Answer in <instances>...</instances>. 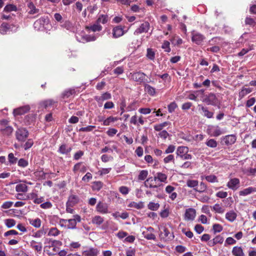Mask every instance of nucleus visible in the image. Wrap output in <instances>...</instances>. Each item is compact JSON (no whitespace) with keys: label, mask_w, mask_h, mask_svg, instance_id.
Wrapping results in <instances>:
<instances>
[{"label":"nucleus","mask_w":256,"mask_h":256,"mask_svg":"<svg viewBox=\"0 0 256 256\" xmlns=\"http://www.w3.org/2000/svg\"><path fill=\"white\" fill-rule=\"evenodd\" d=\"M81 221V218L78 214L73 216V218L69 220L60 218L58 224L61 227L67 228L68 229H74L76 228L78 222Z\"/></svg>","instance_id":"f257e3e1"},{"label":"nucleus","mask_w":256,"mask_h":256,"mask_svg":"<svg viewBox=\"0 0 256 256\" xmlns=\"http://www.w3.org/2000/svg\"><path fill=\"white\" fill-rule=\"evenodd\" d=\"M47 243L49 244L46 246L44 248L46 250V254L48 256H54L58 254L59 251V248L56 246L57 245L62 244V242L52 239L46 238Z\"/></svg>","instance_id":"f03ea898"},{"label":"nucleus","mask_w":256,"mask_h":256,"mask_svg":"<svg viewBox=\"0 0 256 256\" xmlns=\"http://www.w3.org/2000/svg\"><path fill=\"white\" fill-rule=\"evenodd\" d=\"M128 78L130 80L137 82L139 84L148 82L146 78V74L140 70L130 72Z\"/></svg>","instance_id":"7ed1b4c3"},{"label":"nucleus","mask_w":256,"mask_h":256,"mask_svg":"<svg viewBox=\"0 0 256 256\" xmlns=\"http://www.w3.org/2000/svg\"><path fill=\"white\" fill-rule=\"evenodd\" d=\"M16 139L20 142H24L29 136V132L24 128H20L16 130L15 133Z\"/></svg>","instance_id":"20e7f679"},{"label":"nucleus","mask_w":256,"mask_h":256,"mask_svg":"<svg viewBox=\"0 0 256 256\" xmlns=\"http://www.w3.org/2000/svg\"><path fill=\"white\" fill-rule=\"evenodd\" d=\"M124 26H114L112 30V36L114 38H117L122 36L124 34L127 32L128 30H124Z\"/></svg>","instance_id":"39448f33"},{"label":"nucleus","mask_w":256,"mask_h":256,"mask_svg":"<svg viewBox=\"0 0 256 256\" xmlns=\"http://www.w3.org/2000/svg\"><path fill=\"white\" fill-rule=\"evenodd\" d=\"M204 102L208 105L216 106L218 104V100L214 94L210 92L206 96Z\"/></svg>","instance_id":"423d86ee"},{"label":"nucleus","mask_w":256,"mask_h":256,"mask_svg":"<svg viewBox=\"0 0 256 256\" xmlns=\"http://www.w3.org/2000/svg\"><path fill=\"white\" fill-rule=\"evenodd\" d=\"M111 98V94L108 92H106L102 94L100 96H95L94 97V99L98 102V106H101L102 104V102L104 100H110Z\"/></svg>","instance_id":"0eeeda50"},{"label":"nucleus","mask_w":256,"mask_h":256,"mask_svg":"<svg viewBox=\"0 0 256 256\" xmlns=\"http://www.w3.org/2000/svg\"><path fill=\"white\" fill-rule=\"evenodd\" d=\"M96 210L100 214H106L108 213V206L106 203L100 201L96 204Z\"/></svg>","instance_id":"6e6552de"},{"label":"nucleus","mask_w":256,"mask_h":256,"mask_svg":"<svg viewBox=\"0 0 256 256\" xmlns=\"http://www.w3.org/2000/svg\"><path fill=\"white\" fill-rule=\"evenodd\" d=\"M160 236L161 239L164 241H168L172 240L174 238V236L172 234H170L168 228L164 227L162 229V231L160 232Z\"/></svg>","instance_id":"1a4fd4ad"},{"label":"nucleus","mask_w":256,"mask_h":256,"mask_svg":"<svg viewBox=\"0 0 256 256\" xmlns=\"http://www.w3.org/2000/svg\"><path fill=\"white\" fill-rule=\"evenodd\" d=\"M150 28V23L148 22H144L140 24V26L134 32L135 35H138L144 32H147Z\"/></svg>","instance_id":"9d476101"},{"label":"nucleus","mask_w":256,"mask_h":256,"mask_svg":"<svg viewBox=\"0 0 256 256\" xmlns=\"http://www.w3.org/2000/svg\"><path fill=\"white\" fill-rule=\"evenodd\" d=\"M30 109L29 105H25L14 109L13 114L14 116L22 115L28 112Z\"/></svg>","instance_id":"9b49d317"},{"label":"nucleus","mask_w":256,"mask_h":256,"mask_svg":"<svg viewBox=\"0 0 256 256\" xmlns=\"http://www.w3.org/2000/svg\"><path fill=\"white\" fill-rule=\"evenodd\" d=\"M240 180L238 178H230L226 184V186L230 189L236 190L240 186Z\"/></svg>","instance_id":"f8f14e48"},{"label":"nucleus","mask_w":256,"mask_h":256,"mask_svg":"<svg viewBox=\"0 0 256 256\" xmlns=\"http://www.w3.org/2000/svg\"><path fill=\"white\" fill-rule=\"evenodd\" d=\"M205 38V36L199 32L194 33L192 34V40L193 42L198 45L201 44Z\"/></svg>","instance_id":"ddd939ff"},{"label":"nucleus","mask_w":256,"mask_h":256,"mask_svg":"<svg viewBox=\"0 0 256 256\" xmlns=\"http://www.w3.org/2000/svg\"><path fill=\"white\" fill-rule=\"evenodd\" d=\"M57 102L52 99H48L40 102L39 104L40 108L47 109L51 108Z\"/></svg>","instance_id":"4468645a"},{"label":"nucleus","mask_w":256,"mask_h":256,"mask_svg":"<svg viewBox=\"0 0 256 256\" xmlns=\"http://www.w3.org/2000/svg\"><path fill=\"white\" fill-rule=\"evenodd\" d=\"M196 216V211L192 208L186 209L184 214V218L186 220H193Z\"/></svg>","instance_id":"2eb2a0df"},{"label":"nucleus","mask_w":256,"mask_h":256,"mask_svg":"<svg viewBox=\"0 0 256 256\" xmlns=\"http://www.w3.org/2000/svg\"><path fill=\"white\" fill-rule=\"evenodd\" d=\"M87 170L86 166L83 164L82 162H78L75 164L73 167L72 171L74 174L80 172L84 173Z\"/></svg>","instance_id":"dca6fc26"},{"label":"nucleus","mask_w":256,"mask_h":256,"mask_svg":"<svg viewBox=\"0 0 256 256\" xmlns=\"http://www.w3.org/2000/svg\"><path fill=\"white\" fill-rule=\"evenodd\" d=\"M198 107L199 110H201L202 112V115L208 118H212L214 117V112L208 110V108L202 105L198 104Z\"/></svg>","instance_id":"f3484780"},{"label":"nucleus","mask_w":256,"mask_h":256,"mask_svg":"<svg viewBox=\"0 0 256 256\" xmlns=\"http://www.w3.org/2000/svg\"><path fill=\"white\" fill-rule=\"evenodd\" d=\"M85 29L88 32H96L101 31L102 29V27L100 24L96 22L92 25L86 26Z\"/></svg>","instance_id":"a211bd4d"},{"label":"nucleus","mask_w":256,"mask_h":256,"mask_svg":"<svg viewBox=\"0 0 256 256\" xmlns=\"http://www.w3.org/2000/svg\"><path fill=\"white\" fill-rule=\"evenodd\" d=\"M224 141L226 146L232 145L236 140V136L235 134H229L224 138Z\"/></svg>","instance_id":"6ab92c4d"},{"label":"nucleus","mask_w":256,"mask_h":256,"mask_svg":"<svg viewBox=\"0 0 256 256\" xmlns=\"http://www.w3.org/2000/svg\"><path fill=\"white\" fill-rule=\"evenodd\" d=\"M80 202L79 197L76 194H71L68 198L66 204L70 206H74Z\"/></svg>","instance_id":"aec40b11"},{"label":"nucleus","mask_w":256,"mask_h":256,"mask_svg":"<svg viewBox=\"0 0 256 256\" xmlns=\"http://www.w3.org/2000/svg\"><path fill=\"white\" fill-rule=\"evenodd\" d=\"M99 254V250L96 248H90L82 252L84 256H97Z\"/></svg>","instance_id":"412c9836"},{"label":"nucleus","mask_w":256,"mask_h":256,"mask_svg":"<svg viewBox=\"0 0 256 256\" xmlns=\"http://www.w3.org/2000/svg\"><path fill=\"white\" fill-rule=\"evenodd\" d=\"M76 94V90L75 88H68L66 90L64 91L62 94L61 96L63 100H65L66 98H68L70 97V96L74 95Z\"/></svg>","instance_id":"4be33fe9"},{"label":"nucleus","mask_w":256,"mask_h":256,"mask_svg":"<svg viewBox=\"0 0 256 256\" xmlns=\"http://www.w3.org/2000/svg\"><path fill=\"white\" fill-rule=\"evenodd\" d=\"M232 254L233 256H245L244 252L242 246H234L233 247Z\"/></svg>","instance_id":"5701e85b"},{"label":"nucleus","mask_w":256,"mask_h":256,"mask_svg":"<svg viewBox=\"0 0 256 256\" xmlns=\"http://www.w3.org/2000/svg\"><path fill=\"white\" fill-rule=\"evenodd\" d=\"M72 150V148L68 147L66 144H62L60 146L58 152L62 154H68Z\"/></svg>","instance_id":"b1692460"},{"label":"nucleus","mask_w":256,"mask_h":256,"mask_svg":"<svg viewBox=\"0 0 256 256\" xmlns=\"http://www.w3.org/2000/svg\"><path fill=\"white\" fill-rule=\"evenodd\" d=\"M46 230H47L48 236H56L60 233V231L56 227L50 229L46 228Z\"/></svg>","instance_id":"393cba45"},{"label":"nucleus","mask_w":256,"mask_h":256,"mask_svg":"<svg viewBox=\"0 0 256 256\" xmlns=\"http://www.w3.org/2000/svg\"><path fill=\"white\" fill-rule=\"evenodd\" d=\"M167 175L165 174L159 172L156 174V176L154 177V180L156 181L158 180L160 182L166 183L167 182Z\"/></svg>","instance_id":"a878e982"},{"label":"nucleus","mask_w":256,"mask_h":256,"mask_svg":"<svg viewBox=\"0 0 256 256\" xmlns=\"http://www.w3.org/2000/svg\"><path fill=\"white\" fill-rule=\"evenodd\" d=\"M256 192V188L248 187L239 192L240 196H245Z\"/></svg>","instance_id":"bb28decb"},{"label":"nucleus","mask_w":256,"mask_h":256,"mask_svg":"<svg viewBox=\"0 0 256 256\" xmlns=\"http://www.w3.org/2000/svg\"><path fill=\"white\" fill-rule=\"evenodd\" d=\"M237 214L233 210H230L226 214V218L230 222H233L236 218Z\"/></svg>","instance_id":"cd10ccee"},{"label":"nucleus","mask_w":256,"mask_h":256,"mask_svg":"<svg viewBox=\"0 0 256 256\" xmlns=\"http://www.w3.org/2000/svg\"><path fill=\"white\" fill-rule=\"evenodd\" d=\"M28 190V186L24 184H18L16 186V190L18 192H26Z\"/></svg>","instance_id":"c85d7f7f"},{"label":"nucleus","mask_w":256,"mask_h":256,"mask_svg":"<svg viewBox=\"0 0 256 256\" xmlns=\"http://www.w3.org/2000/svg\"><path fill=\"white\" fill-rule=\"evenodd\" d=\"M252 91V88H242V90L239 92V98L242 99Z\"/></svg>","instance_id":"c756f323"},{"label":"nucleus","mask_w":256,"mask_h":256,"mask_svg":"<svg viewBox=\"0 0 256 256\" xmlns=\"http://www.w3.org/2000/svg\"><path fill=\"white\" fill-rule=\"evenodd\" d=\"M144 87L145 91L150 96H154L156 94V89L146 84H144Z\"/></svg>","instance_id":"7c9ffc66"},{"label":"nucleus","mask_w":256,"mask_h":256,"mask_svg":"<svg viewBox=\"0 0 256 256\" xmlns=\"http://www.w3.org/2000/svg\"><path fill=\"white\" fill-rule=\"evenodd\" d=\"M0 131L3 134L9 136L12 134L13 132V128L10 126H6L5 128H0Z\"/></svg>","instance_id":"2f4dec72"},{"label":"nucleus","mask_w":256,"mask_h":256,"mask_svg":"<svg viewBox=\"0 0 256 256\" xmlns=\"http://www.w3.org/2000/svg\"><path fill=\"white\" fill-rule=\"evenodd\" d=\"M188 148L186 146H178L176 150V154L180 158L185 153L188 152Z\"/></svg>","instance_id":"473e14b6"},{"label":"nucleus","mask_w":256,"mask_h":256,"mask_svg":"<svg viewBox=\"0 0 256 256\" xmlns=\"http://www.w3.org/2000/svg\"><path fill=\"white\" fill-rule=\"evenodd\" d=\"M104 219L102 217L100 216H94L92 220V222L93 224L100 226L103 223Z\"/></svg>","instance_id":"72a5a7b5"},{"label":"nucleus","mask_w":256,"mask_h":256,"mask_svg":"<svg viewBox=\"0 0 256 256\" xmlns=\"http://www.w3.org/2000/svg\"><path fill=\"white\" fill-rule=\"evenodd\" d=\"M10 28V26L9 24L3 22L0 26V34H4L6 33Z\"/></svg>","instance_id":"f704fd0d"},{"label":"nucleus","mask_w":256,"mask_h":256,"mask_svg":"<svg viewBox=\"0 0 256 256\" xmlns=\"http://www.w3.org/2000/svg\"><path fill=\"white\" fill-rule=\"evenodd\" d=\"M118 120V119L116 117L110 116L107 118L106 120H104L103 125L104 126H110L112 123Z\"/></svg>","instance_id":"c9c22d12"},{"label":"nucleus","mask_w":256,"mask_h":256,"mask_svg":"<svg viewBox=\"0 0 256 256\" xmlns=\"http://www.w3.org/2000/svg\"><path fill=\"white\" fill-rule=\"evenodd\" d=\"M155 52L151 48H148L146 50V58L151 60H154L155 58Z\"/></svg>","instance_id":"e433bc0d"},{"label":"nucleus","mask_w":256,"mask_h":256,"mask_svg":"<svg viewBox=\"0 0 256 256\" xmlns=\"http://www.w3.org/2000/svg\"><path fill=\"white\" fill-rule=\"evenodd\" d=\"M30 246L32 248L37 252H40L42 250V244L41 242H38L36 241L32 240L30 242Z\"/></svg>","instance_id":"4c0bfd02"},{"label":"nucleus","mask_w":256,"mask_h":256,"mask_svg":"<svg viewBox=\"0 0 256 256\" xmlns=\"http://www.w3.org/2000/svg\"><path fill=\"white\" fill-rule=\"evenodd\" d=\"M128 206L130 208H135L138 210H140L144 207V205L143 202H132L129 204Z\"/></svg>","instance_id":"58836bf2"},{"label":"nucleus","mask_w":256,"mask_h":256,"mask_svg":"<svg viewBox=\"0 0 256 256\" xmlns=\"http://www.w3.org/2000/svg\"><path fill=\"white\" fill-rule=\"evenodd\" d=\"M18 10V8L16 6L12 4H7L4 8V12H10L14 11L16 12Z\"/></svg>","instance_id":"ea45409f"},{"label":"nucleus","mask_w":256,"mask_h":256,"mask_svg":"<svg viewBox=\"0 0 256 256\" xmlns=\"http://www.w3.org/2000/svg\"><path fill=\"white\" fill-rule=\"evenodd\" d=\"M108 16L106 14H100L98 18L96 20V22L100 24V23L105 24L108 22Z\"/></svg>","instance_id":"a19ab883"},{"label":"nucleus","mask_w":256,"mask_h":256,"mask_svg":"<svg viewBox=\"0 0 256 256\" xmlns=\"http://www.w3.org/2000/svg\"><path fill=\"white\" fill-rule=\"evenodd\" d=\"M28 7L29 9H30V11L28 12V14H33L38 13L39 12V10L36 8L34 4L32 2H30L28 3Z\"/></svg>","instance_id":"79ce46f5"},{"label":"nucleus","mask_w":256,"mask_h":256,"mask_svg":"<svg viewBox=\"0 0 256 256\" xmlns=\"http://www.w3.org/2000/svg\"><path fill=\"white\" fill-rule=\"evenodd\" d=\"M148 174V172L147 170H142L140 172L138 176V180H144L146 179Z\"/></svg>","instance_id":"37998d69"},{"label":"nucleus","mask_w":256,"mask_h":256,"mask_svg":"<svg viewBox=\"0 0 256 256\" xmlns=\"http://www.w3.org/2000/svg\"><path fill=\"white\" fill-rule=\"evenodd\" d=\"M4 224L8 228H11L16 224V221L12 218H8L4 220Z\"/></svg>","instance_id":"c03bdc74"},{"label":"nucleus","mask_w":256,"mask_h":256,"mask_svg":"<svg viewBox=\"0 0 256 256\" xmlns=\"http://www.w3.org/2000/svg\"><path fill=\"white\" fill-rule=\"evenodd\" d=\"M103 186V183L100 181H96L93 182L92 188L93 190L99 191Z\"/></svg>","instance_id":"a18cd8bd"},{"label":"nucleus","mask_w":256,"mask_h":256,"mask_svg":"<svg viewBox=\"0 0 256 256\" xmlns=\"http://www.w3.org/2000/svg\"><path fill=\"white\" fill-rule=\"evenodd\" d=\"M212 210L218 214H223L224 212V209L218 204H215L212 206Z\"/></svg>","instance_id":"49530a36"},{"label":"nucleus","mask_w":256,"mask_h":256,"mask_svg":"<svg viewBox=\"0 0 256 256\" xmlns=\"http://www.w3.org/2000/svg\"><path fill=\"white\" fill-rule=\"evenodd\" d=\"M160 204L158 203H155L154 202H150L148 204V208L149 210L153 211L157 210L160 208Z\"/></svg>","instance_id":"de8ad7c7"},{"label":"nucleus","mask_w":256,"mask_h":256,"mask_svg":"<svg viewBox=\"0 0 256 256\" xmlns=\"http://www.w3.org/2000/svg\"><path fill=\"white\" fill-rule=\"evenodd\" d=\"M34 140L32 138L28 139L26 142L22 146V147L26 150L32 148L34 144Z\"/></svg>","instance_id":"09e8293b"},{"label":"nucleus","mask_w":256,"mask_h":256,"mask_svg":"<svg viewBox=\"0 0 256 256\" xmlns=\"http://www.w3.org/2000/svg\"><path fill=\"white\" fill-rule=\"evenodd\" d=\"M153 181H154V178L150 177V178H148L145 182V186H148L150 188H158V186H156V184L155 185L153 184H152Z\"/></svg>","instance_id":"8fccbe9b"},{"label":"nucleus","mask_w":256,"mask_h":256,"mask_svg":"<svg viewBox=\"0 0 256 256\" xmlns=\"http://www.w3.org/2000/svg\"><path fill=\"white\" fill-rule=\"evenodd\" d=\"M30 223L31 225L34 226L35 228H38L40 226L41 220L40 218H37L36 219L30 220Z\"/></svg>","instance_id":"3c124183"},{"label":"nucleus","mask_w":256,"mask_h":256,"mask_svg":"<svg viewBox=\"0 0 256 256\" xmlns=\"http://www.w3.org/2000/svg\"><path fill=\"white\" fill-rule=\"evenodd\" d=\"M206 145L212 148H215L218 146L217 142L214 139H210L206 142Z\"/></svg>","instance_id":"603ef678"},{"label":"nucleus","mask_w":256,"mask_h":256,"mask_svg":"<svg viewBox=\"0 0 256 256\" xmlns=\"http://www.w3.org/2000/svg\"><path fill=\"white\" fill-rule=\"evenodd\" d=\"M207 186L203 182H201L200 183V186L198 188H194V190L196 192H203L206 191V190Z\"/></svg>","instance_id":"864d4df0"},{"label":"nucleus","mask_w":256,"mask_h":256,"mask_svg":"<svg viewBox=\"0 0 256 256\" xmlns=\"http://www.w3.org/2000/svg\"><path fill=\"white\" fill-rule=\"evenodd\" d=\"M198 182L196 180H188L186 182V185L190 188H196L198 186Z\"/></svg>","instance_id":"5fc2aeb1"},{"label":"nucleus","mask_w":256,"mask_h":256,"mask_svg":"<svg viewBox=\"0 0 256 256\" xmlns=\"http://www.w3.org/2000/svg\"><path fill=\"white\" fill-rule=\"evenodd\" d=\"M223 230L222 226L218 224H215L212 226V230H214V234L221 232Z\"/></svg>","instance_id":"6e6d98bb"},{"label":"nucleus","mask_w":256,"mask_h":256,"mask_svg":"<svg viewBox=\"0 0 256 256\" xmlns=\"http://www.w3.org/2000/svg\"><path fill=\"white\" fill-rule=\"evenodd\" d=\"M136 250L135 248L130 247L126 250V256H135Z\"/></svg>","instance_id":"4d7b16f0"},{"label":"nucleus","mask_w":256,"mask_h":256,"mask_svg":"<svg viewBox=\"0 0 256 256\" xmlns=\"http://www.w3.org/2000/svg\"><path fill=\"white\" fill-rule=\"evenodd\" d=\"M8 160L10 164H14L16 163L18 158L14 156L12 153H10L8 155Z\"/></svg>","instance_id":"13d9d810"},{"label":"nucleus","mask_w":256,"mask_h":256,"mask_svg":"<svg viewBox=\"0 0 256 256\" xmlns=\"http://www.w3.org/2000/svg\"><path fill=\"white\" fill-rule=\"evenodd\" d=\"M246 24L249 25L251 26H254L256 25V22L254 20L250 17H246L245 19Z\"/></svg>","instance_id":"bf43d9fd"},{"label":"nucleus","mask_w":256,"mask_h":256,"mask_svg":"<svg viewBox=\"0 0 256 256\" xmlns=\"http://www.w3.org/2000/svg\"><path fill=\"white\" fill-rule=\"evenodd\" d=\"M96 128L94 126H88L86 127H82L79 129V132H90Z\"/></svg>","instance_id":"052dcab7"},{"label":"nucleus","mask_w":256,"mask_h":256,"mask_svg":"<svg viewBox=\"0 0 256 256\" xmlns=\"http://www.w3.org/2000/svg\"><path fill=\"white\" fill-rule=\"evenodd\" d=\"M170 46V42L167 40H164L162 44V48L165 50V52H169L171 50Z\"/></svg>","instance_id":"680f3d73"},{"label":"nucleus","mask_w":256,"mask_h":256,"mask_svg":"<svg viewBox=\"0 0 256 256\" xmlns=\"http://www.w3.org/2000/svg\"><path fill=\"white\" fill-rule=\"evenodd\" d=\"M28 164V161L22 158H20L18 162V166L22 168H26Z\"/></svg>","instance_id":"e2e57ef3"},{"label":"nucleus","mask_w":256,"mask_h":256,"mask_svg":"<svg viewBox=\"0 0 256 256\" xmlns=\"http://www.w3.org/2000/svg\"><path fill=\"white\" fill-rule=\"evenodd\" d=\"M144 238L148 240H155L156 237L152 233H146L144 232H143Z\"/></svg>","instance_id":"0e129e2a"},{"label":"nucleus","mask_w":256,"mask_h":256,"mask_svg":"<svg viewBox=\"0 0 256 256\" xmlns=\"http://www.w3.org/2000/svg\"><path fill=\"white\" fill-rule=\"evenodd\" d=\"M178 107L176 104L175 102H172L168 105V110L170 113L174 111L176 108Z\"/></svg>","instance_id":"69168bd1"},{"label":"nucleus","mask_w":256,"mask_h":256,"mask_svg":"<svg viewBox=\"0 0 256 256\" xmlns=\"http://www.w3.org/2000/svg\"><path fill=\"white\" fill-rule=\"evenodd\" d=\"M47 232V230L42 229L37 231L34 235V236L36 238H40L43 235H44Z\"/></svg>","instance_id":"338daca9"},{"label":"nucleus","mask_w":256,"mask_h":256,"mask_svg":"<svg viewBox=\"0 0 256 256\" xmlns=\"http://www.w3.org/2000/svg\"><path fill=\"white\" fill-rule=\"evenodd\" d=\"M206 180L210 182H218V179L214 175H210L206 176Z\"/></svg>","instance_id":"774afa93"}]
</instances>
